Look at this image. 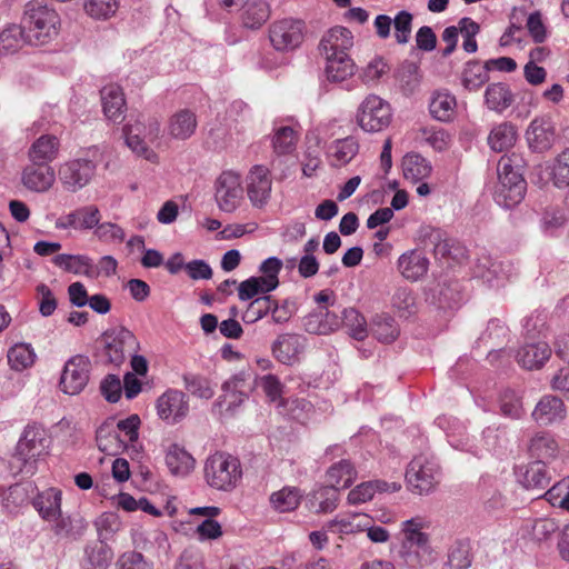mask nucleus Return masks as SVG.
Masks as SVG:
<instances>
[{
	"label": "nucleus",
	"instance_id": "nucleus-1",
	"mask_svg": "<svg viewBox=\"0 0 569 569\" xmlns=\"http://www.w3.org/2000/svg\"><path fill=\"white\" fill-rule=\"evenodd\" d=\"M22 22L28 43L41 46L57 37L60 18L56 10L33 0L27 3Z\"/></svg>",
	"mask_w": 569,
	"mask_h": 569
},
{
	"label": "nucleus",
	"instance_id": "nucleus-2",
	"mask_svg": "<svg viewBox=\"0 0 569 569\" xmlns=\"http://www.w3.org/2000/svg\"><path fill=\"white\" fill-rule=\"evenodd\" d=\"M138 349L139 342L133 332L124 327L112 328L98 340L97 359L103 365L120 367Z\"/></svg>",
	"mask_w": 569,
	"mask_h": 569
},
{
	"label": "nucleus",
	"instance_id": "nucleus-3",
	"mask_svg": "<svg viewBox=\"0 0 569 569\" xmlns=\"http://www.w3.org/2000/svg\"><path fill=\"white\" fill-rule=\"evenodd\" d=\"M203 471L208 486L220 491H232L242 478L239 459L227 452L209 456Z\"/></svg>",
	"mask_w": 569,
	"mask_h": 569
},
{
	"label": "nucleus",
	"instance_id": "nucleus-4",
	"mask_svg": "<svg viewBox=\"0 0 569 569\" xmlns=\"http://www.w3.org/2000/svg\"><path fill=\"white\" fill-rule=\"evenodd\" d=\"M440 475L437 461L433 458L420 455L408 465L406 480L411 492L427 495L439 483Z\"/></svg>",
	"mask_w": 569,
	"mask_h": 569
},
{
	"label": "nucleus",
	"instance_id": "nucleus-5",
	"mask_svg": "<svg viewBox=\"0 0 569 569\" xmlns=\"http://www.w3.org/2000/svg\"><path fill=\"white\" fill-rule=\"evenodd\" d=\"M392 119L390 104L377 94L367 96L359 104L356 113L357 124L366 132L385 130Z\"/></svg>",
	"mask_w": 569,
	"mask_h": 569
},
{
	"label": "nucleus",
	"instance_id": "nucleus-6",
	"mask_svg": "<svg viewBox=\"0 0 569 569\" xmlns=\"http://www.w3.org/2000/svg\"><path fill=\"white\" fill-rule=\"evenodd\" d=\"M48 448L44 429L32 425L27 426L17 443L16 457L27 473L34 472V463L46 453Z\"/></svg>",
	"mask_w": 569,
	"mask_h": 569
},
{
	"label": "nucleus",
	"instance_id": "nucleus-7",
	"mask_svg": "<svg viewBox=\"0 0 569 569\" xmlns=\"http://www.w3.org/2000/svg\"><path fill=\"white\" fill-rule=\"evenodd\" d=\"M214 199L221 211H236L243 199L240 174L232 170L222 171L214 181Z\"/></svg>",
	"mask_w": 569,
	"mask_h": 569
},
{
	"label": "nucleus",
	"instance_id": "nucleus-8",
	"mask_svg": "<svg viewBox=\"0 0 569 569\" xmlns=\"http://www.w3.org/2000/svg\"><path fill=\"white\" fill-rule=\"evenodd\" d=\"M94 173L96 164L86 158L68 160L58 169L59 180L68 192H77L84 188L92 180Z\"/></svg>",
	"mask_w": 569,
	"mask_h": 569
},
{
	"label": "nucleus",
	"instance_id": "nucleus-9",
	"mask_svg": "<svg viewBox=\"0 0 569 569\" xmlns=\"http://www.w3.org/2000/svg\"><path fill=\"white\" fill-rule=\"evenodd\" d=\"M269 39L277 51H292L303 41V23L292 18L277 20L269 27Z\"/></svg>",
	"mask_w": 569,
	"mask_h": 569
},
{
	"label": "nucleus",
	"instance_id": "nucleus-10",
	"mask_svg": "<svg viewBox=\"0 0 569 569\" xmlns=\"http://www.w3.org/2000/svg\"><path fill=\"white\" fill-rule=\"evenodd\" d=\"M90 360L88 357L77 355L70 358L63 368L60 387L64 393L78 395L89 380Z\"/></svg>",
	"mask_w": 569,
	"mask_h": 569
},
{
	"label": "nucleus",
	"instance_id": "nucleus-11",
	"mask_svg": "<svg viewBox=\"0 0 569 569\" xmlns=\"http://www.w3.org/2000/svg\"><path fill=\"white\" fill-rule=\"evenodd\" d=\"M272 179L268 168L261 164L253 166L246 177V191L248 199L254 208L264 207L271 196Z\"/></svg>",
	"mask_w": 569,
	"mask_h": 569
},
{
	"label": "nucleus",
	"instance_id": "nucleus-12",
	"mask_svg": "<svg viewBox=\"0 0 569 569\" xmlns=\"http://www.w3.org/2000/svg\"><path fill=\"white\" fill-rule=\"evenodd\" d=\"M556 126L550 117H536L526 130V140L531 151L545 153L556 142Z\"/></svg>",
	"mask_w": 569,
	"mask_h": 569
},
{
	"label": "nucleus",
	"instance_id": "nucleus-13",
	"mask_svg": "<svg viewBox=\"0 0 569 569\" xmlns=\"http://www.w3.org/2000/svg\"><path fill=\"white\" fill-rule=\"evenodd\" d=\"M498 178L499 184L495 193L496 202L507 209L520 203L527 190V182L523 179L522 171L512 174H501Z\"/></svg>",
	"mask_w": 569,
	"mask_h": 569
},
{
	"label": "nucleus",
	"instance_id": "nucleus-14",
	"mask_svg": "<svg viewBox=\"0 0 569 569\" xmlns=\"http://www.w3.org/2000/svg\"><path fill=\"white\" fill-rule=\"evenodd\" d=\"M156 409L161 420L173 425L187 416L189 405L182 391L169 389L157 399Z\"/></svg>",
	"mask_w": 569,
	"mask_h": 569
},
{
	"label": "nucleus",
	"instance_id": "nucleus-15",
	"mask_svg": "<svg viewBox=\"0 0 569 569\" xmlns=\"http://www.w3.org/2000/svg\"><path fill=\"white\" fill-rule=\"evenodd\" d=\"M56 181V171L51 164L30 162L23 168L21 182L23 187L32 192H46Z\"/></svg>",
	"mask_w": 569,
	"mask_h": 569
},
{
	"label": "nucleus",
	"instance_id": "nucleus-16",
	"mask_svg": "<svg viewBox=\"0 0 569 569\" xmlns=\"http://www.w3.org/2000/svg\"><path fill=\"white\" fill-rule=\"evenodd\" d=\"M515 268L510 261L483 258L477 266V276L490 287L503 286L513 274Z\"/></svg>",
	"mask_w": 569,
	"mask_h": 569
},
{
	"label": "nucleus",
	"instance_id": "nucleus-17",
	"mask_svg": "<svg viewBox=\"0 0 569 569\" xmlns=\"http://www.w3.org/2000/svg\"><path fill=\"white\" fill-rule=\"evenodd\" d=\"M527 450L535 461L548 463L558 457L560 448L553 435L538 431L529 439Z\"/></svg>",
	"mask_w": 569,
	"mask_h": 569
},
{
	"label": "nucleus",
	"instance_id": "nucleus-18",
	"mask_svg": "<svg viewBox=\"0 0 569 569\" xmlns=\"http://www.w3.org/2000/svg\"><path fill=\"white\" fill-rule=\"evenodd\" d=\"M340 325V316L326 308H317L303 318L305 330L312 335H329L339 329Z\"/></svg>",
	"mask_w": 569,
	"mask_h": 569
},
{
	"label": "nucleus",
	"instance_id": "nucleus-19",
	"mask_svg": "<svg viewBox=\"0 0 569 569\" xmlns=\"http://www.w3.org/2000/svg\"><path fill=\"white\" fill-rule=\"evenodd\" d=\"M531 417L539 426L560 422L566 417V406L560 398L548 395L539 400Z\"/></svg>",
	"mask_w": 569,
	"mask_h": 569
},
{
	"label": "nucleus",
	"instance_id": "nucleus-20",
	"mask_svg": "<svg viewBox=\"0 0 569 569\" xmlns=\"http://www.w3.org/2000/svg\"><path fill=\"white\" fill-rule=\"evenodd\" d=\"M100 221V211L96 206H84L68 214L59 218L56 221L58 229H80L89 230L94 228Z\"/></svg>",
	"mask_w": 569,
	"mask_h": 569
},
{
	"label": "nucleus",
	"instance_id": "nucleus-21",
	"mask_svg": "<svg viewBox=\"0 0 569 569\" xmlns=\"http://www.w3.org/2000/svg\"><path fill=\"white\" fill-rule=\"evenodd\" d=\"M397 267L403 278L409 281H418L427 274L429 259L422 251L413 249L403 252L398 258Z\"/></svg>",
	"mask_w": 569,
	"mask_h": 569
},
{
	"label": "nucleus",
	"instance_id": "nucleus-22",
	"mask_svg": "<svg viewBox=\"0 0 569 569\" xmlns=\"http://www.w3.org/2000/svg\"><path fill=\"white\" fill-rule=\"evenodd\" d=\"M305 348V338L296 333L278 336L272 345V353L283 365H292Z\"/></svg>",
	"mask_w": 569,
	"mask_h": 569
},
{
	"label": "nucleus",
	"instance_id": "nucleus-23",
	"mask_svg": "<svg viewBox=\"0 0 569 569\" xmlns=\"http://www.w3.org/2000/svg\"><path fill=\"white\" fill-rule=\"evenodd\" d=\"M551 352L545 341L528 342L518 350L516 359L522 368L538 370L549 360Z\"/></svg>",
	"mask_w": 569,
	"mask_h": 569
},
{
	"label": "nucleus",
	"instance_id": "nucleus-24",
	"mask_svg": "<svg viewBox=\"0 0 569 569\" xmlns=\"http://www.w3.org/2000/svg\"><path fill=\"white\" fill-rule=\"evenodd\" d=\"M397 557L399 563L409 569H422L436 560V553L431 546L400 545Z\"/></svg>",
	"mask_w": 569,
	"mask_h": 569
},
{
	"label": "nucleus",
	"instance_id": "nucleus-25",
	"mask_svg": "<svg viewBox=\"0 0 569 569\" xmlns=\"http://www.w3.org/2000/svg\"><path fill=\"white\" fill-rule=\"evenodd\" d=\"M197 127V114L190 109H180L169 118L167 131L172 139L187 140L194 134Z\"/></svg>",
	"mask_w": 569,
	"mask_h": 569
},
{
	"label": "nucleus",
	"instance_id": "nucleus-26",
	"mask_svg": "<svg viewBox=\"0 0 569 569\" xmlns=\"http://www.w3.org/2000/svg\"><path fill=\"white\" fill-rule=\"evenodd\" d=\"M353 46V37L350 30L345 27L330 29L320 41V50L325 56L348 54L347 51Z\"/></svg>",
	"mask_w": 569,
	"mask_h": 569
},
{
	"label": "nucleus",
	"instance_id": "nucleus-27",
	"mask_svg": "<svg viewBox=\"0 0 569 569\" xmlns=\"http://www.w3.org/2000/svg\"><path fill=\"white\" fill-rule=\"evenodd\" d=\"M400 489L401 485L396 481L388 482L385 480L377 479L362 482L348 493V502L350 505L365 503L367 501H370L377 492H397Z\"/></svg>",
	"mask_w": 569,
	"mask_h": 569
},
{
	"label": "nucleus",
	"instance_id": "nucleus-28",
	"mask_svg": "<svg viewBox=\"0 0 569 569\" xmlns=\"http://www.w3.org/2000/svg\"><path fill=\"white\" fill-rule=\"evenodd\" d=\"M100 93L104 116L113 122L122 121L126 100L121 88L118 84H108Z\"/></svg>",
	"mask_w": 569,
	"mask_h": 569
},
{
	"label": "nucleus",
	"instance_id": "nucleus-29",
	"mask_svg": "<svg viewBox=\"0 0 569 569\" xmlns=\"http://www.w3.org/2000/svg\"><path fill=\"white\" fill-rule=\"evenodd\" d=\"M60 141L56 136L42 134L32 142L28 150L30 162L50 164L59 154Z\"/></svg>",
	"mask_w": 569,
	"mask_h": 569
},
{
	"label": "nucleus",
	"instance_id": "nucleus-30",
	"mask_svg": "<svg viewBox=\"0 0 569 569\" xmlns=\"http://www.w3.org/2000/svg\"><path fill=\"white\" fill-rule=\"evenodd\" d=\"M52 532L60 539L77 540L87 530V522L81 517L60 515L50 521Z\"/></svg>",
	"mask_w": 569,
	"mask_h": 569
},
{
	"label": "nucleus",
	"instance_id": "nucleus-31",
	"mask_svg": "<svg viewBox=\"0 0 569 569\" xmlns=\"http://www.w3.org/2000/svg\"><path fill=\"white\" fill-rule=\"evenodd\" d=\"M62 492L56 488H49L40 492L32 501L40 517L50 522L61 512Z\"/></svg>",
	"mask_w": 569,
	"mask_h": 569
},
{
	"label": "nucleus",
	"instance_id": "nucleus-32",
	"mask_svg": "<svg viewBox=\"0 0 569 569\" xmlns=\"http://www.w3.org/2000/svg\"><path fill=\"white\" fill-rule=\"evenodd\" d=\"M508 340L509 329L499 319H491L479 338V342L489 348V357H492L496 352H501Z\"/></svg>",
	"mask_w": 569,
	"mask_h": 569
},
{
	"label": "nucleus",
	"instance_id": "nucleus-33",
	"mask_svg": "<svg viewBox=\"0 0 569 569\" xmlns=\"http://www.w3.org/2000/svg\"><path fill=\"white\" fill-rule=\"evenodd\" d=\"M358 151L359 143L353 137L335 140L328 149L329 162L332 167H343L357 156Z\"/></svg>",
	"mask_w": 569,
	"mask_h": 569
},
{
	"label": "nucleus",
	"instance_id": "nucleus-34",
	"mask_svg": "<svg viewBox=\"0 0 569 569\" xmlns=\"http://www.w3.org/2000/svg\"><path fill=\"white\" fill-rule=\"evenodd\" d=\"M428 527L429 522L421 516L405 520L401 523V545L431 546L429 535L423 531Z\"/></svg>",
	"mask_w": 569,
	"mask_h": 569
},
{
	"label": "nucleus",
	"instance_id": "nucleus-35",
	"mask_svg": "<svg viewBox=\"0 0 569 569\" xmlns=\"http://www.w3.org/2000/svg\"><path fill=\"white\" fill-rule=\"evenodd\" d=\"M52 262L63 271L93 278V261L89 256L60 253Z\"/></svg>",
	"mask_w": 569,
	"mask_h": 569
},
{
	"label": "nucleus",
	"instance_id": "nucleus-36",
	"mask_svg": "<svg viewBox=\"0 0 569 569\" xmlns=\"http://www.w3.org/2000/svg\"><path fill=\"white\" fill-rule=\"evenodd\" d=\"M166 463L172 475L181 477L189 475L194 468L192 456L176 443L169 446L166 453Z\"/></svg>",
	"mask_w": 569,
	"mask_h": 569
},
{
	"label": "nucleus",
	"instance_id": "nucleus-37",
	"mask_svg": "<svg viewBox=\"0 0 569 569\" xmlns=\"http://www.w3.org/2000/svg\"><path fill=\"white\" fill-rule=\"evenodd\" d=\"M113 558V552L103 541L97 540L84 548V569H107Z\"/></svg>",
	"mask_w": 569,
	"mask_h": 569
},
{
	"label": "nucleus",
	"instance_id": "nucleus-38",
	"mask_svg": "<svg viewBox=\"0 0 569 569\" xmlns=\"http://www.w3.org/2000/svg\"><path fill=\"white\" fill-rule=\"evenodd\" d=\"M457 99L447 90L433 93L429 110L431 116L439 121H451L456 116Z\"/></svg>",
	"mask_w": 569,
	"mask_h": 569
},
{
	"label": "nucleus",
	"instance_id": "nucleus-39",
	"mask_svg": "<svg viewBox=\"0 0 569 569\" xmlns=\"http://www.w3.org/2000/svg\"><path fill=\"white\" fill-rule=\"evenodd\" d=\"M513 102V94L507 83H491L485 91V103L488 109L498 113L503 112Z\"/></svg>",
	"mask_w": 569,
	"mask_h": 569
},
{
	"label": "nucleus",
	"instance_id": "nucleus-40",
	"mask_svg": "<svg viewBox=\"0 0 569 569\" xmlns=\"http://www.w3.org/2000/svg\"><path fill=\"white\" fill-rule=\"evenodd\" d=\"M269 17L270 8L263 0H247L242 6L241 19L248 29H259Z\"/></svg>",
	"mask_w": 569,
	"mask_h": 569
},
{
	"label": "nucleus",
	"instance_id": "nucleus-41",
	"mask_svg": "<svg viewBox=\"0 0 569 569\" xmlns=\"http://www.w3.org/2000/svg\"><path fill=\"white\" fill-rule=\"evenodd\" d=\"M402 171L407 180L417 183L431 174L432 166L419 153H407L402 159Z\"/></svg>",
	"mask_w": 569,
	"mask_h": 569
},
{
	"label": "nucleus",
	"instance_id": "nucleus-42",
	"mask_svg": "<svg viewBox=\"0 0 569 569\" xmlns=\"http://www.w3.org/2000/svg\"><path fill=\"white\" fill-rule=\"evenodd\" d=\"M326 77L330 82H341L355 73V63L348 54L326 56Z\"/></svg>",
	"mask_w": 569,
	"mask_h": 569
},
{
	"label": "nucleus",
	"instance_id": "nucleus-43",
	"mask_svg": "<svg viewBox=\"0 0 569 569\" xmlns=\"http://www.w3.org/2000/svg\"><path fill=\"white\" fill-rule=\"evenodd\" d=\"M356 477V469L347 459L333 463L326 473L327 482L338 490L350 487Z\"/></svg>",
	"mask_w": 569,
	"mask_h": 569
},
{
	"label": "nucleus",
	"instance_id": "nucleus-44",
	"mask_svg": "<svg viewBox=\"0 0 569 569\" xmlns=\"http://www.w3.org/2000/svg\"><path fill=\"white\" fill-rule=\"evenodd\" d=\"M516 140L517 129L510 122H501L495 126L487 139L490 149L496 152H502L511 148Z\"/></svg>",
	"mask_w": 569,
	"mask_h": 569
},
{
	"label": "nucleus",
	"instance_id": "nucleus-45",
	"mask_svg": "<svg viewBox=\"0 0 569 569\" xmlns=\"http://www.w3.org/2000/svg\"><path fill=\"white\" fill-rule=\"evenodd\" d=\"M301 498L302 493L299 488L286 486L272 492L269 497V502L272 509L278 512H290L299 507Z\"/></svg>",
	"mask_w": 569,
	"mask_h": 569
},
{
	"label": "nucleus",
	"instance_id": "nucleus-46",
	"mask_svg": "<svg viewBox=\"0 0 569 569\" xmlns=\"http://www.w3.org/2000/svg\"><path fill=\"white\" fill-rule=\"evenodd\" d=\"M338 500L339 490L328 483L313 490L310 503L317 513H328L337 508Z\"/></svg>",
	"mask_w": 569,
	"mask_h": 569
},
{
	"label": "nucleus",
	"instance_id": "nucleus-47",
	"mask_svg": "<svg viewBox=\"0 0 569 569\" xmlns=\"http://www.w3.org/2000/svg\"><path fill=\"white\" fill-rule=\"evenodd\" d=\"M371 331L383 343L393 342L400 333L398 323L388 315L375 316L371 321Z\"/></svg>",
	"mask_w": 569,
	"mask_h": 569
},
{
	"label": "nucleus",
	"instance_id": "nucleus-48",
	"mask_svg": "<svg viewBox=\"0 0 569 569\" xmlns=\"http://www.w3.org/2000/svg\"><path fill=\"white\" fill-rule=\"evenodd\" d=\"M568 222L566 211L561 208L548 207L546 208L540 218V230L546 236H557Z\"/></svg>",
	"mask_w": 569,
	"mask_h": 569
},
{
	"label": "nucleus",
	"instance_id": "nucleus-49",
	"mask_svg": "<svg viewBox=\"0 0 569 569\" xmlns=\"http://www.w3.org/2000/svg\"><path fill=\"white\" fill-rule=\"evenodd\" d=\"M489 67L477 61H469L462 71V86L469 91H476L489 80Z\"/></svg>",
	"mask_w": 569,
	"mask_h": 569
},
{
	"label": "nucleus",
	"instance_id": "nucleus-50",
	"mask_svg": "<svg viewBox=\"0 0 569 569\" xmlns=\"http://www.w3.org/2000/svg\"><path fill=\"white\" fill-rule=\"evenodd\" d=\"M523 487L530 490H543L550 483V478L547 473L546 463L533 461L526 468L521 477Z\"/></svg>",
	"mask_w": 569,
	"mask_h": 569
},
{
	"label": "nucleus",
	"instance_id": "nucleus-51",
	"mask_svg": "<svg viewBox=\"0 0 569 569\" xmlns=\"http://www.w3.org/2000/svg\"><path fill=\"white\" fill-rule=\"evenodd\" d=\"M28 43L27 33L22 26L9 24L0 31V52L10 53Z\"/></svg>",
	"mask_w": 569,
	"mask_h": 569
},
{
	"label": "nucleus",
	"instance_id": "nucleus-52",
	"mask_svg": "<svg viewBox=\"0 0 569 569\" xmlns=\"http://www.w3.org/2000/svg\"><path fill=\"white\" fill-rule=\"evenodd\" d=\"M141 123L137 122L134 126H124L123 134L126 138V144L139 157L144 158L146 160L154 162L157 160V154L153 150H151L143 139L140 138Z\"/></svg>",
	"mask_w": 569,
	"mask_h": 569
},
{
	"label": "nucleus",
	"instance_id": "nucleus-53",
	"mask_svg": "<svg viewBox=\"0 0 569 569\" xmlns=\"http://www.w3.org/2000/svg\"><path fill=\"white\" fill-rule=\"evenodd\" d=\"M366 515L353 513L346 517H336L328 521L327 528L333 533L352 535L363 531Z\"/></svg>",
	"mask_w": 569,
	"mask_h": 569
},
{
	"label": "nucleus",
	"instance_id": "nucleus-54",
	"mask_svg": "<svg viewBox=\"0 0 569 569\" xmlns=\"http://www.w3.org/2000/svg\"><path fill=\"white\" fill-rule=\"evenodd\" d=\"M391 305L399 317L402 318H409L418 310L416 296L408 287H399L396 289L391 298Z\"/></svg>",
	"mask_w": 569,
	"mask_h": 569
},
{
	"label": "nucleus",
	"instance_id": "nucleus-55",
	"mask_svg": "<svg viewBox=\"0 0 569 569\" xmlns=\"http://www.w3.org/2000/svg\"><path fill=\"white\" fill-rule=\"evenodd\" d=\"M96 441L99 450L108 456L118 455L123 448V441L117 431L103 425L96 432Z\"/></svg>",
	"mask_w": 569,
	"mask_h": 569
},
{
	"label": "nucleus",
	"instance_id": "nucleus-56",
	"mask_svg": "<svg viewBox=\"0 0 569 569\" xmlns=\"http://www.w3.org/2000/svg\"><path fill=\"white\" fill-rule=\"evenodd\" d=\"M472 559L470 546L466 541H456L448 550L446 569H469Z\"/></svg>",
	"mask_w": 569,
	"mask_h": 569
},
{
	"label": "nucleus",
	"instance_id": "nucleus-57",
	"mask_svg": "<svg viewBox=\"0 0 569 569\" xmlns=\"http://www.w3.org/2000/svg\"><path fill=\"white\" fill-rule=\"evenodd\" d=\"M298 133L289 126H283L274 129L272 137V147L277 154L291 153L297 146Z\"/></svg>",
	"mask_w": 569,
	"mask_h": 569
},
{
	"label": "nucleus",
	"instance_id": "nucleus-58",
	"mask_svg": "<svg viewBox=\"0 0 569 569\" xmlns=\"http://www.w3.org/2000/svg\"><path fill=\"white\" fill-rule=\"evenodd\" d=\"M33 349L27 343H17L8 351V362L16 371H22L34 362Z\"/></svg>",
	"mask_w": 569,
	"mask_h": 569
},
{
	"label": "nucleus",
	"instance_id": "nucleus-59",
	"mask_svg": "<svg viewBox=\"0 0 569 569\" xmlns=\"http://www.w3.org/2000/svg\"><path fill=\"white\" fill-rule=\"evenodd\" d=\"M0 497L2 506L8 512L17 511L21 506L27 503L29 499L28 489L19 483L3 490Z\"/></svg>",
	"mask_w": 569,
	"mask_h": 569
},
{
	"label": "nucleus",
	"instance_id": "nucleus-60",
	"mask_svg": "<svg viewBox=\"0 0 569 569\" xmlns=\"http://www.w3.org/2000/svg\"><path fill=\"white\" fill-rule=\"evenodd\" d=\"M273 306L271 296L258 297L250 301L242 315V320L247 323H254L267 316Z\"/></svg>",
	"mask_w": 569,
	"mask_h": 569
},
{
	"label": "nucleus",
	"instance_id": "nucleus-61",
	"mask_svg": "<svg viewBox=\"0 0 569 569\" xmlns=\"http://www.w3.org/2000/svg\"><path fill=\"white\" fill-rule=\"evenodd\" d=\"M183 381L186 389L198 398L210 399L214 395L211 382L204 377L189 373L183 376Z\"/></svg>",
	"mask_w": 569,
	"mask_h": 569
},
{
	"label": "nucleus",
	"instance_id": "nucleus-62",
	"mask_svg": "<svg viewBox=\"0 0 569 569\" xmlns=\"http://www.w3.org/2000/svg\"><path fill=\"white\" fill-rule=\"evenodd\" d=\"M98 540L106 541L111 539L120 530L121 522L119 517L112 512H104L94 522Z\"/></svg>",
	"mask_w": 569,
	"mask_h": 569
},
{
	"label": "nucleus",
	"instance_id": "nucleus-63",
	"mask_svg": "<svg viewBox=\"0 0 569 569\" xmlns=\"http://www.w3.org/2000/svg\"><path fill=\"white\" fill-rule=\"evenodd\" d=\"M119 7L118 0H86L84 10L94 19H107L113 16Z\"/></svg>",
	"mask_w": 569,
	"mask_h": 569
},
{
	"label": "nucleus",
	"instance_id": "nucleus-64",
	"mask_svg": "<svg viewBox=\"0 0 569 569\" xmlns=\"http://www.w3.org/2000/svg\"><path fill=\"white\" fill-rule=\"evenodd\" d=\"M553 183L558 188L569 186V148L559 153L552 167Z\"/></svg>",
	"mask_w": 569,
	"mask_h": 569
}]
</instances>
